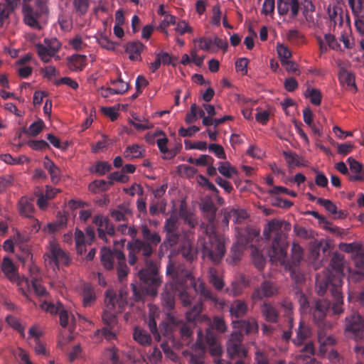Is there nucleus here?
I'll return each mask as SVG.
<instances>
[{
    "mask_svg": "<svg viewBox=\"0 0 364 364\" xmlns=\"http://www.w3.org/2000/svg\"><path fill=\"white\" fill-rule=\"evenodd\" d=\"M141 239H134L127 244L129 252V263L134 265L137 260L136 254H141L144 257L145 267L139 271L140 285L131 284L135 300H141L144 296V291L149 296L157 294L158 289L161 283L159 274L157 264L150 259L160 243L161 238L159 233L152 232L146 224L140 226Z\"/></svg>",
    "mask_w": 364,
    "mask_h": 364,
    "instance_id": "f257e3e1",
    "label": "nucleus"
},
{
    "mask_svg": "<svg viewBox=\"0 0 364 364\" xmlns=\"http://www.w3.org/2000/svg\"><path fill=\"white\" fill-rule=\"evenodd\" d=\"M166 274L171 277L173 287L178 291L179 299L184 306H188L192 303V289L195 293L200 294L204 299L220 306L224 305V301L215 295L203 281L200 279L196 280L191 271L186 269L183 264L175 265L170 260L166 267Z\"/></svg>",
    "mask_w": 364,
    "mask_h": 364,
    "instance_id": "f03ea898",
    "label": "nucleus"
},
{
    "mask_svg": "<svg viewBox=\"0 0 364 364\" xmlns=\"http://www.w3.org/2000/svg\"><path fill=\"white\" fill-rule=\"evenodd\" d=\"M343 263V256L334 253L330 262L332 270L326 269L318 274L316 278V289L318 295L323 296L329 289L333 300L332 311L335 314L343 312V296L341 291Z\"/></svg>",
    "mask_w": 364,
    "mask_h": 364,
    "instance_id": "7ed1b4c3",
    "label": "nucleus"
},
{
    "mask_svg": "<svg viewBox=\"0 0 364 364\" xmlns=\"http://www.w3.org/2000/svg\"><path fill=\"white\" fill-rule=\"evenodd\" d=\"M291 230V224L284 220L272 219L264 227L263 235L267 241L272 240L271 257L285 264L288 244L287 232Z\"/></svg>",
    "mask_w": 364,
    "mask_h": 364,
    "instance_id": "20e7f679",
    "label": "nucleus"
},
{
    "mask_svg": "<svg viewBox=\"0 0 364 364\" xmlns=\"http://www.w3.org/2000/svg\"><path fill=\"white\" fill-rule=\"evenodd\" d=\"M133 291V289H132ZM144 296L141 300L137 301H144L146 295H149L144 291ZM134 301H136L134 297L132 292V298H128V294L126 291L120 290L119 294H117L113 290H107L105 294V308L102 314V319L105 326L110 328H116L118 320L117 314L122 312L127 305H132Z\"/></svg>",
    "mask_w": 364,
    "mask_h": 364,
    "instance_id": "39448f33",
    "label": "nucleus"
},
{
    "mask_svg": "<svg viewBox=\"0 0 364 364\" xmlns=\"http://www.w3.org/2000/svg\"><path fill=\"white\" fill-rule=\"evenodd\" d=\"M204 232L205 235L198 239L197 248L203 259L217 264L225 254L224 240L216 233L214 225H206Z\"/></svg>",
    "mask_w": 364,
    "mask_h": 364,
    "instance_id": "423d86ee",
    "label": "nucleus"
},
{
    "mask_svg": "<svg viewBox=\"0 0 364 364\" xmlns=\"http://www.w3.org/2000/svg\"><path fill=\"white\" fill-rule=\"evenodd\" d=\"M126 239L114 241V248L112 250L110 248L103 247L100 250L101 262L107 270H111L114 268V262H117V272L120 281L125 278L129 272V268L126 263V257L124 252L118 250V247H124Z\"/></svg>",
    "mask_w": 364,
    "mask_h": 364,
    "instance_id": "0eeeda50",
    "label": "nucleus"
},
{
    "mask_svg": "<svg viewBox=\"0 0 364 364\" xmlns=\"http://www.w3.org/2000/svg\"><path fill=\"white\" fill-rule=\"evenodd\" d=\"M160 328L167 341H173L178 335L183 341H186L193 333L191 328L182 320L176 318L171 312L167 313L166 320L160 323Z\"/></svg>",
    "mask_w": 364,
    "mask_h": 364,
    "instance_id": "6e6552de",
    "label": "nucleus"
},
{
    "mask_svg": "<svg viewBox=\"0 0 364 364\" xmlns=\"http://www.w3.org/2000/svg\"><path fill=\"white\" fill-rule=\"evenodd\" d=\"M49 0H36L35 7L25 4L22 7L23 22L33 29L41 30V19L48 14Z\"/></svg>",
    "mask_w": 364,
    "mask_h": 364,
    "instance_id": "1a4fd4ad",
    "label": "nucleus"
},
{
    "mask_svg": "<svg viewBox=\"0 0 364 364\" xmlns=\"http://www.w3.org/2000/svg\"><path fill=\"white\" fill-rule=\"evenodd\" d=\"M259 240V231L252 228H238L237 242L232 247L234 259H238L243 249L250 247L252 249L253 242Z\"/></svg>",
    "mask_w": 364,
    "mask_h": 364,
    "instance_id": "9d476101",
    "label": "nucleus"
},
{
    "mask_svg": "<svg viewBox=\"0 0 364 364\" xmlns=\"http://www.w3.org/2000/svg\"><path fill=\"white\" fill-rule=\"evenodd\" d=\"M345 333L355 341L364 339V318L353 313L345 318Z\"/></svg>",
    "mask_w": 364,
    "mask_h": 364,
    "instance_id": "9b49d317",
    "label": "nucleus"
},
{
    "mask_svg": "<svg viewBox=\"0 0 364 364\" xmlns=\"http://www.w3.org/2000/svg\"><path fill=\"white\" fill-rule=\"evenodd\" d=\"M92 222L97 227L98 238L105 243H109L107 236L114 237L116 230L108 217L100 214L95 215L93 216Z\"/></svg>",
    "mask_w": 364,
    "mask_h": 364,
    "instance_id": "f8f14e48",
    "label": "nucleus"
},
{
    "mask_svg": "<svg viewBox=\"0 0 364 364\" xmlns=\"http://www.w3.org/2000/svg\"><path fill=\"white\" fill-rule=\"evenodd\" d=\"M243 338L240 333H232L227 342V353L230 358H243L247 351L242 344Z\"/></svg>",
    "mask_w": 364,
    "mask_h": 364,
    "instance_id": "ddd939ff",
    "label": "nucleus"
},
{
    "mask_svg": "<svg viewBox=\"0 0 364 364\" xmlns=\"http://www.w3.org/2000/svg\"><path fill=\"white\" fill-rule=\"evenodd\" d=\"M354 16V24L359 34L364 37V0H348Z\"/></svg>",
    "mask_w": 364,
    "mask_h": 364,
    "instance_id": "4468645a",
    "label": "nucleus"
},
{
    "mask_svg": "<svg viewBox=\"0 0 364 364\" xmlns=\"http://www.w3.org/2000/svg\"><path fill=\"white\" fill-rule=\"evenodd\" d=\"M330 305L331 303L329 301L326 299H318L315 302L314 306L311 307V310L314 321L318 324V326L320 324L325 326H331V323L329 322L324 321L326 314L329 309Z\"/></svg>",
    "mask_w": 364,
    "mask_h": 364,
    "instance_id": "2eb2a0df",
    "label": "nucleus"
},
{
    "mask_svg": "<svg viewBox=\"0 0 364 364\" xmlns=\"http://www.w3.org/2000/svg\"><path fill=\"white\" fill-rule=\"evenodd\" d=\"M233 328L235 331L233 333H240L242 336L250 335L258 332V325L255 318L250 317L247 319H239L232 321Z\"/></svg>",
    "mask_w": 364,
    "mask_h": 364,
    "instance_id": "dca6fc26",
    "label": "nucleus"
},
{
    "mask_svg": "<svg viewBox=\"0 0 364 364\" xmlns=\"http://www.w3.org/2000/svg\"><path fill=\"white\" fill-rule=\"evenodd\" d=\"M278 292L276 284L269 280H264L259 287L256 288L252 293V299L254 301L262 300L264 297H272Z\"/></svg>",
    "mask_w": 364,
    "mask_h": 364,
    "instance_id": "f3484780",
    "label": "nucleus"
},
{
    "mask_svg": "<svg viewBox=\"0 0 364 364\" xmlns=\"http://www.w3.org/2000/svg\"><path fill=\"white\" fill-rule=\"evenodd\" d=\"M50 263L58 267L60 265L68 266L70 258L67 254L55 243H51L50 247Z\"/></svg>",
    "mask_w": 364,
    "mask_h": 364,
    "instance_id": "a211bd4d",
    "label": "nucleus"
},
{
    "mask_svg": "<svg viewBox=\"0 0 364 364\" xmlns=\"http://www.w3.org/2000/svg\"><path fill=\"white\" fill-rule=\"evenodd\" d=\"M179 252L187 262H192L197 258L199 250L197 247H194L190 240L187 239L183 240L180 244Z\"/></svg>",
    "mask_w": 364,
    "mask_h": 364,
    "instance_id": "6ab92c4d",
    "label": "nucleus"
},
{
    "mask_svg": "<svg viewBox=\"0 0 364 364\" xmlns=\"http://www.w3.org/2000/svg\"><path fill=\"white\" fill-rule=\"evenodd\" d=\"M159 311L156 308L151 307L149 317L146 320L149 331L157 341H159L161 340V336H163L161 328H157L156 318L159 317Z\"/></svg>",
    "mask_w": 364,
    "mask_h": 364,
    "instance_id": "aec40b11",
    "label": "nucleus"
},
{
    "mask_svg": "<svg viewBox=\"0 0 364 364\" xmlns=\"http://www.w3.org/2000/svg\"><path fill=\"white\" fill-rule=\"evenodd\" d=\"M207 347L202 342L196 343L188 353L191 364H205L204 358Z\"/></svg>",
    "mask_w": 364,
    "mask_h": 364,
    "instance_id": "412c9836",
    "label": "nucleus"
},
{
    "mask_svg": "<svg viewBox=\"0 0 364 364\" xmlns=\"http://www.w3.org/2000/svg\"><path fill=\"white\" fill-rule=\"evenodd\" d=\"M261 314L269 323H275L279 320V312L277 308L269 302L264 301L260 306Z\"/></svg>",
    "mask_w": 364,
    "mask_h": 364,
    "instance_id": "4be33fe9",
    "label": "nucleus"
},
{
    "mask_svg": "<svg viewBox=\"0 0 364 364\" xmlns=\"http://www.w3.org/2000/svg\"><path fill=\"white\" fill-rule=\"evenodd\" d=\"M43 167L48 171L52 183L58 184L61 179V171L48 156L44 157Z\"/></svg>",
    "mask_w": 364,
    "mask_h": 364,
    "instance_id": "5701e85b",
    "label": "nucleus"
},
{
    "mask_svg": "<svg viewBox=\"0 0 364 364\" xmlns=\"http://www.w3.org/2000/svg\"><path fill=\"white\" fill-rule=\"evenodd\" d=\"M132 215V210L129 204L122 203L117 206L116 209L110 211V216L116 221H128L129 216Z\"/></svg>",
    "mask_w": 364,
    "mask_h": 364,
    "instance_id": "b1692460",
    "label": "nucleus"
},
{
    "mask_svg": "<svg viewBox=\"0 0 364 364\" xmlns=\"http://www.w3.org/2000/svg\"><path fill=\"white\" fill-rule=\"evenodd\" d=\"M205 343L210 353L214 356L222 354V348L218 343L216 335L211 330H208L205 335Z\"/></svg>",
    "mask_w": 364,
    "mask_h": 364,
    "instance_id": "393cba45",
    "label": "nucleus"
},
{
    "mask_svg": "<svg viewBox=\"0 0 364 364\" xmlns=\"http://www.w3.org/2000/svg\"><path fill=\"white\" fill-rule=\"evenodd\" d=\"M311 336V328L303 321L299 322L296 331V337L293 339V343L297 346H301L304 342Z\"/></svg>",
    "mask_w": 364,
    "mask_h": 364,
    "instance_id": "a878e982",
    "label": "nucleus"
},
{
    "mask_svg": "<svg viewBox=\"0 0 364 364\" xmlns=\"http://www.w3.org/2000/svg\"><path fill=\"white\" fill-rule=\"evenodd\" d=\"M1 269L5 276L11 282H17L18 280V275L17 273V268L14 265L12 260L9 257H4L1 264Z\"/></svg>",
    "mask_w": 364,
    "mask_h": 364,
    "instance_id": "bb28decb",
    "label": "nucleus"
},
{
    "mask_svg": "<svg viewBox=\"0 0 364 364\" xmlns=\"http://www.w3.org/2000/svg\"><path fill=\"white\" fill-rule=\"evenodd\" d=\"M144 48V44L140 41H132L126 44L125 51L129 55V60H137L141 59V53Z\"/></svg>",
    "mask_w": 364,
    "mask_h": 364,
    "instance_id": "cd10ccee",
    "label": "nucleus"
},
{
    "mask_svg": "<svg viewBox=\"0 0 364 364\" xmlns=\"http://www.w3.org/2000/svg\"><path fill=\"white\" fill-rule=\"evenodd\" d=\"M82 305L84 307H90L94 304L97 296L93 287L89 284H83L82 290Z\"/></svg>",
    "mask_w": 364,
    "mask_h": 364,
    "instance_id": "c85d7f7f",
    "label": "nucleus"
},
{
    "mask_svg": "<svg viewBox=\"0 0 364 364\" xmlns=\"http://www.w3.org/2000/svg\"><path fill=\"white\" fill-rule=\"evenodd\" d=\"M31 278L29 282L32 286L36 295L43 296L47 294L46 288L41 284L38 280V268L36 266L31 267Z\"/></svg>",
    "mask_w": 364,
    "mask_h": 364,
    "instance_id": "c756f323",
    "label": "nucleus"
},
{
    "mask_svg": "<svg viewBox=\"0 0 364 364\" xmlns=\"http://www.w3.org/2000/svg\"><path fill=\"white\" fill-rule=\"evenodd\" d=\"M33 200L26 196L21 197L18 203V210L21 215L31 218L34 212Z\"/></svg>",
    "mask_w": 364,
    "mask_h": 364,
    "instance_id": "7c9ffc66",
    "label": "nucleus"
},
{
    "mask_svg": "<svg viewBox=\"0 0 364 364\" xmlns=\"http://www.w3.org/2000/svg\"><path fill=\"white\" fill-rule=\"evenodd\" d=\"M87 58L84 55L75 54L68 58V66L73 71L79 72L86 65Z\"/></svg>",
    "mask_w": 364,
    "mask_h": 364,
    "instance_id": "2f4dec72",
    "label": "nucleus"
},
{
    "mask_svg": "<svg viewBox=\"0 0 364 364\" xmlns=\"http://www.w3.org/2000/svg\"><path fill=\"white\" fill-rule=\"evenodd\" d=\"M318 326V341L321 344V346H331L336 343L335 338L329 335L327 332L328 329L331 328V326L328 327V326L320 325Z\"/></svg>",
    "mask_w": 364,
    "mask_h": 364,
    "instance_id": "473e14b6",
    "label": "nucleus"
},
{
    "mask_svg": "<svg viewBox=\"0 0 364 364\" xmlns=\"http://www.w3.org/2000/svg\"><path fill=\"white\" fill-rule=\"evenodd\" d=\"M94 338H99L100 340L104 338L108 342L116 340L117 333L115 328H110L106 326L101 329H97L94 333Z\"/></svg>",
    "mask_w": 364,
    "mask_h": 364,
    "instance_id": "72a5a7b5",
    "label": "nucleus"
},
{
    "mask_svg": "<svg viewBox=\"0 0 364 364\" xmlns=\"http://www.w3.org/2000/svg\"><path fill=\"white\" fill-rule=\"evenodd\" d=\"M247 312V305L245 301L242 300H235L230 307V313L232 316L240 318L244 316Z\"/></svg>",
    "mask_w": 364,
    "mask_h": 364,
    "instance_id": "f704fd0d",
    "label": "nucleus"
},
{
    "mask_svg": "<svg viewBox=\"0 0 364 364\" xmlns=\"http://www.w3.org/2000/svg\"><path fill=\"white\" fill-rule=\"evenodd\" d=\"M133 338L135 341L141 346H146L151 343V337L146 331L136 327L133 332Z\"/></svg>",
    "mask_w": 364,
    "mask_h": 364,
    "instance_id": "c9c22d12",
    "label": "nucleus"
},
{
    "mask_svg": "<svg viewBox=\"0 0 364 364\" xmlns=\"http://www.w3.org/2000/svg\"><path fill=\"white\" fill-rule=\"evenodd\" d=\"M67 221L68 219L66 215L62 214L60 212H58L56 221L54 223H48L45 230L49 233L55 232L60 228L66 226Z\"/></svg>",
    "mask_w": 364,
    "mask_h": 364,
    "instance_id": "e433bc0d",
    "label": "nucleus"
},
{
    "mask_svg": "<svg viewBox=\"0 0 364 364\" xmlns=\"http://www.w3.org/2000/svg\"><path fill=\"white\" fill-rule=\"evenodd\" d=\"M202 210L205 213L208 221L207 225H214L213 223L215 218L217 208L210 200L204 201L202 204Z\"/></svg>",
    "mask_w": 364,
    "mask_h": 364,
    "instance_id": "4c0bfd02",
    "label": "nucleus"
},
{
    "mask_svg": "<svg viewBox=\"0 0 364 364\" xmlns=\"http://www.w3.org/2000/svg\"><path fill=\"white\" fill-rule=\"evenodd\" d=\"M144 149L139 144H133L127 146L124 151V156L129 160L140 158L143 156Z\"/></svg>",
    "mask_w": 364,
    "mask_h": 364,
    "instance_id": "58836bf2",
    "label": "nucleus"
},
{
    "mask_svg": "<svg viewBox=\"0 0 364 364\" xmlns=\"http://www.w3.org/2000/svg\"><path fill=\"white\" fill-rule=\"evenodd\" d=\"M208 281L218 290H222L224 287V282L219 277L218 271L214 267H210L208 270Z\"/></svg>",
    "mask_w": 364,
    "mask_h": 364,
    "instance_id": "ea45409f",
    "label": "nucleus"
},
{
    "mask_svg": "<svg viewBox=\"0 0 364 364\" xmlns=\"http://www.w3.org/2000/svg\"><path fill=\"white\" fill-rule=\"evenodd\" d=\"M36 49L41 60L46 63H49L51 58L55 55V53L51 52V50L48 46L41 43H38L36 46Z\"/></svg>",
    "mask_w": 364,
    "mask_h": 364,
    "instance_id": "a19ab883",
    "label": "nucleus"
},
{
    "mask_svg": "<svg viewBox=\"0 0 364 364\" xmlns=\"http://www.w3.org/2000/svg\"><path fill=\"white\" fill-rule=\"evenodd\" d=\"M168 139L166 136L161 139H158L156 141L157 146L161 154H163V159H172L175 157V153L173 151H168L169 149L167 147Z\"/></svg>",
    "mask_w": 364,
    "mask_h": 364,
    "instance_id": "79ce46f5",
    "label": "nucleus"
},
{
    "mask_svg": "<svg viewBox=\"0 0 364 364\" xmlns=\"http://www.w3.org/2000/svg\"><path fill=\"white\" fill-rule=\"evenodd\" d=\"M75 240L77 253L82 255L86 250L85 245L87 243L85 233L78 228H76L75 231Z\"/></svg>",
    "mask_w": 364,
    "mask_h": 364,
    "instance_id": "37998d69",
    "label": "nucleus"
},
{
    "mask_svg": "<svg viewBox=\"0 0 364 364\" xmlns=\"http://www.w3.org/2000/svg\"><path fill=\"white\" fill-rule=\"evenodd\" d=\"M156 57L159 58L161 65L177 66L178 64V59L177 57L169 55L167 52L160 51L155 53Z\"/></svg>",
    "mask_w": 364,
    "mask_h": 364,
    "instance_id": "c03bdc74",
    "label": "nucleus"
},
{
    "mask_svg": "<svg viewBox=\"0 0 364 364\" xmlns=\"http://www.w3.org/2000/svg\"><path fill=\"white\" fill-rule=\"evenodd\" d=\"M228 217L235 223H241L248 217V214L243 209H232L228 213V216H225V220L227 223H228Z\"/></svg>",
    "mask_w": 364,
    "mask_h": 364,
    "instance_id": "a18cd8bd",
    "label": "nucleus"
},
{
    "mask_svg": "<svg viewBox=\"0 0 364 364\" xmlns=\"http://www.w3.org/2000/svg\"><path fill=\"white\" fill-rule=\"evenodd\" d=\"M328 12L331 25L333 26L336 25L342 26L343 16L341 9L333 6L332 9L329 8Z\"/></svg>",
    "mask_w": 364,
    "mask_h": 364,
    "instance_id": "49530a36",
    "label": "nucleus"
},
{
    "mask_svg": "<svg viewBox=\"0 0 364 364\" xmlns=\"http://www.w3.org/2000/svg\"><path fill=\"white\" fill-rule=\"evenodd\" d=\"M203 304L201 301L195 304L194 306L186 313V319L191 322L196 321L200 319Z\"/></svg>",
    "mask_w": 364,
    "mask_h": 364,
    "instance_id": "de8ad7c7",
    "label": "nucleus"
},
{
    "mask_svg": "<svg viewBox=\"0 0 364 364\" xmlns=\"http://www.w3.org/2000/svg\"><path fill=\"white\" fill-rule=\"evenodd\" d=\"M45 127L44 122L39 119L38 120L33 122L28 129L23 128V132L31 136H36L39 134Z\"/></svg>",
    "mask_w": 364,
    "mask_h": 364,
    "instance_id": "09e8293b",
    "label": "nucleus"
},
{
    "mask_svg": "<svg viewBox=\"0 0 364 364\" xmlns=\"http://www.w3.org/2000/svg\"><path fill=\"white\" fill-rule=\"evenodd\" d=\"M284 157L287 161V164L289 168H291L295 166H304V164L300 161L299 156L293 151H283Z\"/></svg>",
    "mask_w": 364,
    "mask_h": 364,
    "instance_id": "8fccbe9b",
    "label": "nucleus"
},
{
    "mask_svg": "<svg viewBox=\"0 0 364 364\" xmlns=\"http://www.w3.org/2000/svg\"><path fill=\"white\" fill-rule=\"evenodd\" d=\"M179 216L188 223L190 228H194L197 221L193 218L192 214L188 210L185 203H181L179 208Z\"/></svg>",
    "mask_w": 364,
    "mask_h": 364,
    "instance_id": "3c124183",
    "label": "nucleus"
},
{
    "mask_svg": "<svg viewBox=\"0 0 364 364\" xmlns=\"http://www.w3.org/2000/svg\"><path fill=\"white\" fill-rule=\"evenodd\" d=\"M251 255L255 267L258 269L262 270L265 264V258L264 257L262 253L256 246H252L251 250Z\"/></svg>",
    "mask_w": 364,
    "mask_h": 364,
    "instance_id": "603ef678",
    "label": "nucleus"
},
{
    "mask_svg": "<svg viewBox=\"0 0 364 364\" xmlns=\"http://www.w3.org/2000/svg\"><path fill=\"white\" fill-rule=\"evenodd\" d=\"M75 12L77 16H82L87 14L90 7L89 0H73Z\"/></svg>",
    "mask_w": 364,
    "mask_h": 364,
    "instance_id": "864d4df0",
    "label": "nucleus"
},
{
    "mask_svg": "<svg viewBox=\"0 0 364 364\" xmlns=\"http://www.w3.org/2000/svg\"><path fill=\"white\" fill-rule=\"evenodd\" d=\"M112 168V166L107 161H98L90 168V172L98 173L102 176L109 172Z\"/></svg>",
    "mask_w": 364,
    "mask_h": 364,
    "instance_id": "5fc2aeb1",
    "label": "nucleus"
},
{
    "mask_svg": "<svg viewBox=\"0 0 364 364\" xmlns=\"http://www.w3.org/2000/svg\"><path fill=\"white\" fill-rule=\"evenodd\" d=\"M306 97L310 99L311 102L314 105H320L322 95L319 90L309 87L306 91Z\"/></svg>",
    "mask_w": 364,
    "mask_h": 364,
    "instance_id": "6e6d98bb",
    "label": "nucleus"
},
{
    "mask_svg": "<svg viewBox=\"0 0 364 364\" xmlns=\"http://www.w3.org/2000/svg\"><path fill=\"white\" fill-rule=\"evenodd\" d=\"M338 78L341 83H345L348 87H353L355 89H356L355 84V76L353 73L346 70H343L340 72Z\"/></svg>",
    "mask_w": 364,
    "mask_h": 364,
    "instance_id": "4d7b16f0",
    "label": "nucleus"
},
{
    "mask_svg": "<svg viewBox=\"0 0 364 364\" xmlns=\"http://www.w3.org/2000/svg\"><path fill=\"white\" fill-rule=\"evenodd\" d=\"M163 306L168 310L171 311L175 306L174 294L169 291H165L161 295Z\"/></svg>",
    "mask_w": 364,
    "mask_h": 364,
    "instance_id": "13d9d810",
    "label": "nucleus"
},
{
    "mask_svg": "<svg viewBox=\"0 0 364 364\" xmlns=\"http://www.w3.org/2000/svg\"><path fill=\"white\" fill-rule=\"evenodd\" d=\"M341 248L347 253L354 254L355 256L362 255V245L358 243H344L341 245Z\"/></svg>",
    "mask_w": 364,
    "mask_h": 364,
    "instance_id": "bf43d9fd",
    "label": "nucleus"
},
{
    "mask_svg": "<svg viewBox=\"0 0 364 364\" xmlns=\"http://www.w3.org/2000/svg\"><path fill=\"white\" fill-rule=\"evenodd\" d=\"M303 258V250L300 245L293 243L291 248V260L295 266H298Z\"/></svg>",
    "mask_w": 364,
    "mask_h": 364,
    "instance_id": "052dcab7",
    "label": "nucleus"
},
{
    "mask_svg": "<svg viewBox=\"0 0 364 364\" xmlns=\"http://www.w3.org/2000/svg\"><path fill=\"white\" fill-rule=\"evenodd\" d=\"M213 161H214L213 159L210 156L205 155V154L201 155V156H200V157H198L197 159L190 157L188 159V162H189L190 164H194L196 166L210 165V164H213Z\"/></svg>",
    "mask_w": 364,
    "mask_h": 364,
    "instance_id": "680f3d73",
    "label": "nucleus"
},
{
    "mask_svg": "<svg viewBox=\"0 0 364 364\" xmlns=\"http://www.w3.org/2000/svg\"><path fill=\"white\" fill-rule=\"evenodd\" d=\"M53 84L55 86L65 85L73 90H77L79 87L77 82L70 77H63L59 80H55Z\"/></svg>",
    "mask_w": 364,
    "mask_h": 364,
    "instance_id": "e2e57ef3",
    "label": "nucleus"
},
{
    "mask_svg": "<svg viewBox=\"0 0 364 364\" xmlns=\"http://www.w3.org/2000/svg\"><path fill=\"white\" fill-rule=\"evenodd\" d=\"M194 42L199 43V48L201 50L215 52L216 50L213 47V39L210 38H200L195 39Z\"/></svg>",
    "mask_w": 364,
    "mask_h": 364,
    "instance_id": "0e129e2a",
    "label": "nucleus"
},
{
    "mask_svg": "<svg viewBox=\"0 0 364 364\" xmlns=\"http://www.w3.org/2000/svg\"><path fill=\"white\" fill-rule=\"evenodd\" d=\"M277 51L280 58L281 63L288 60L291 57V53L287 47L282 44L277 46Z\"/></svg>",
    "mask_w": 364,
    "mask_h": 364,
    "instance_id": "69168bd1",
    "label": "nucleus"
},
{
    "mask_svg": "<svg viewBox=\"0 0 364 364\" xmlns=\"http://www.w3.org/2000/svg\"><path fill=\"white\" fill-rule=\"evenodd\" d=\"M41 73L43 77L50 81L53 80V77L59 74L57 69L53 65H48L42 68Z\"/></svg>",
    "mask_w": 364,
    "mask_h": 364,
    "instance_id": "338daca9",
    "label": "nucleus"
},
{
    "mask_svg": "<svg viewBox=\"0 0 364 364\" xmlns=\"http://www.w3.org/2000/svg\"><path fill=\"white\" fill-rule=\"evenodd\" d=\"M115 348H110L106 350L105 355L112 362V364H122L119 355Z\"/></svg>",
    "mask_w": 364,
    "mask_h": 364,
    "instance_id": "774afa93",
    "label": "nucleus"
}]
</instances>
